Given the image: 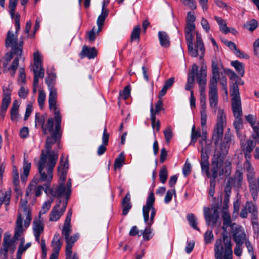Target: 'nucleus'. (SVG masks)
<instances>
[{
	"label": "nucleus",
	"mask_w": 259,
	"mask_h": 259,
	"mask_svg": "<svg viewBox=\"0 0 259 259\" xmlns=\"http://www.w3.org/2000/svg\"><path fill=\"white\" fill-rule=\"evenodd\" d=\"M226 124V115L223 109L219 108L217 113V119L215 127L214 129L212 140L215 145L214 152L211 160L210 180L215 181L219 170L223 165L224 156L227 154L229 148L228 142L230 139L225 137L223 143L222 142L223 136L224 127Z\"/></svg>",
	"instance_id": "1"
},
{
	"label": "nucleus",
	"mask_w": 259,
	"mask_h": 259,
	"mask_svg": "<svg viewBox=\"0 0 259 259\" xmlns=\"http://www.w3.org/2000/svg\"><path fill=\"white\" fill-rule=\"evenodd\" d=\"M52 138H49L46 143V150L41 151L40 159L37 166L39 177L35 176L32 182L35 184L45 182V188L47 186H51L53 177V170L58 158V153L51 151L50 143L52 142Z\"/></svg>",
	"instance_id": "2"
},
{
	"label": "nucleus",
	"mask_w": 259,
	"mask_h": 259,
	"mask_svg": "<svg viewBox=\"0 0 259 259\" xmlns=\"http://www.w3.org/2000/svg\"><path fill=\"white\" fill-rule=\"evenodd\" d=\"M27 203V198L21 199L13 236L15 240L18 239L23 234L29 226L32 220L31 210L28 207Z\"/></svg>",
	"instance_id": "3"
},
{
	"label": "nucleus",
	"mask_w": 259,
	"mask_h": 259,
	"mask_svg": "<svg viewBox=\"0 0 259 259\" xmlns=\"http://www.w3.org/2000/svg\"><path fill=\"white\" fill-rule=\"evenodd\" d=\"M155 202L154 194L153 192L149 193L146 199V204L143 206L142 211L144 223L147 225L142 235L144 240H149L152 237L151 226L154 223L156 215V209L154 207Z\"/></svg>",
	"instance_id": "4"
},
{
	"label": "nucleus",
	"mask_w": 259,
	"mask_h": 259,
	"mask_svg": "<svg viewBox=\"0 0 259 259\" xmlns=\"http://www.w3.org/2000/svg\"><path fill=\"white\" fill-rule=\"evenodd\" d=\"M64 155L62 154L59 165L58 167V175L60 178L61 183L57 187L55 191H54L53 188H52L50 186H47V188H45V192L47 195H51L54 198L55 197H57L58 198L61 197L63 195L65 196L66 188L65 187V181L66 180L67 172L68 168V161L67 158H66L65 161H64Z\"/></svg>",
	"instance_id": "5"
},
{
	"label": "nucleus",
	"mask_w": 259,
	"mask_h": 259,
	"mask_svg": "<svg viewBox=\"0 0 259 259\" xmlns=\"http://www.w3.org/2000/svg\"><path fill=\"white\" fill-rule=\"evenodd\" d=\"M214 251L215 259H232V244L226 234H223L222 239L216 240Z\"/></svg>",
	"instance_id": "6"
},
{
	"label": "nucleus",
	"mask_w": 259,
	"mask_h": 259,
	"mask_svg": "<svg viewBox=\"0 0 259 259\" xmlns=\"http://www.w3.org/2000/svg\"><path fill=\"white\" fill-rule=\"evenodd\" d=\"M56 78L55 74L54 73H48L46 79V82L48 86L49 90V105L50 110H53L55 114V118L57 120V128L59 127L61 118L59 114V108L57 104V92L55 88L53 87Z\"/></svg>",
	"instance_id": "7"
},
{
	"label": "nucleus",
	"mask_w": 259,
	"mask_h": 259,
	"mask_svg": "<svg viewBox=\"0 0 259 259\" xmlns=\"http://www.w3.org/2000/svg\"><path fill=\"white\" fill-rule=\"evenodd\" d=\"M54 112V118L50 117L49 118L46 124H45L44 126H42V132L44 135L48 134V133H51L52 135L51 136L48 137L47 138L46 142L48 139L50 138H52L51 140L52 142L50 143V145L52 146V144L55 143L57 142V140L61 137V133H60V128H61V121L59 124V127L57 128V120L55 118V114L53 110H51ZM59 114L60 117L61 118V120H62L61 115L60 114V111L59 110Z\"/></svg>",
	"instance_id": "8"
},
{
	"label": "nucleus",
	"mask_w": 259,
	"mask_h": 259,
	"mask_svg": "<svg viewBox=\"0 0 259 259\" xmlns=\"http://www.w3.org/2000/svg\"><path fill=\"white\" fill-rule=\"evenodd\" d=\"M196 34V44L195 45V48H193V33L186 34V39L188 45V51L189 54L193 57H196L199 55L202 56L204 55L205 52V48L201 37L199 33Z\"/></svg>",
	"instance_id": "9"
},
{
	"label": "nucleus",
	"mask_w": 259,
	"mask_h": 259,
	"mask_svg": "<svg viewBox=\"0 0 259 259\" xmlns=\"http://www.w3.org/2000/svg\"><path fill=\"white\" fill-rule=\"evenodd\" d=\"M34 66L32 70L34 73V79L33 83V92H36L37 88L38 85L39 78H43L45 75V70L42 66V57L38 51H36L33 54Z\"/></svg>",
	"instance_id": "10"
},
{
	"label": "nucleus",
	"mask_w": 259,
	"mask_h": 259,
	"mask_svg": "<svg viewBox=\"0 0 259 259\" xmlns=\"http://www.w3.org/2000/svg\"><path fill=\"white\" fill-rule=\"evenodd\" d=\"M230 92L232 97V108L234 116L235 117H241L242 116L241 101L238 84L237 82L233 83L230 86Z\"/></svg>",
	"instance_id": "11"
},
{
	"label": "nucleus",
	"mask_w": 259,
	"mask_h": 259,
	"mask_svg": "<svg viewBox=\"0 0 259 259\" xmlns=\"http://www.w3.org/2000/svg\"><path fill=\"white\" fill-rule=\"evenodd\" d=\"M12 90L11 82L9 84L8 87L4 86L3 87V98L0 107V117L2 120L5 118L6 111L11 103Z\"/></svg>",
	"instance_id": "12"
},
{
	"label": "nucleus",
	"mask_w": 259,
	"mask_h": 259,
	"mask_svg": "<svg viewBox=\"0 0 259 259\" xmlns=\"http://www.w3.org/2000/svg\"><path fill=\"white\" fill-rule=\"evenodd\" d=\"M23 41L21 37L18 38L17 33H8L6 39V46L11 47L12 52L22 54Z\"/></svg>",
	"instance_id": "13"
},
{
	"label": "nucleus",
	"mask_w": 259,
	"mask_h": 259,
	"mask_svg": "<svg viewBox=\"0 0 259 259\" xmlns=\"http://www.w3.org/2000/svg\"><path fill=\"white\" fill-rule=\"evenodd\" d=\"M208 100L210 107L213 110V112L215 113L219 101L217 84H209Z\"/></svg>",
	"instance_id": "14"
},
{
	"label": "nucleus",
	"mask_w": 259,
	"mask_h": 259,
	"mask_svg": "<svg viewBox=\"0 0 259 259\" xmlns=\"http://www.w3.org/2000/svg\"><path fill=\"white\" fill-rule=\"evenodd\" d=\"M61 201H60L58 204H57L51 210L49 220L52 222H56L60 218L66 210L68 201L67 200L63 201L62 203V207L60 208Z\"/></svg>",
	"instance_id": "15"
},
{
	"label": "nucleus",
	"mask_w": 259,
	"mask_h": 259,
	"mask_svg": "<svg viewBox=\"0 0 259 259\" xmlns=\"http://www.w3.org/2000/svg\"><path fill=\"white\" fill-rule=\"evenodd\" d=\"M44 223L40 215L38 218H34L32 222L33 234L36 241L40 243V236L44 231Z\"/></svg>",
	"instance_id": "16"
},
{
	"label": "nucleus",
	"mask_w": 259,
	"mask_h": 259,
	"mask_svg": "<svg viewBox=\"0 0 259 259\" xmlns=\"http://www.w3.org/2000/svg\"><path fill=\"white\" fill-rule=\"evenodd\" d=\"M207 72L206 67L202 66L197 74V81L199 85L200 95H205Z\"/></svg>",
	"instance_id": "17"
},
{
	"label": "nucleus",
	"mask_w": 259,
	"mask_h": 259,
	"mask_svg": "<svg viewBox=\"0 0 259 259\" xmlns=\"http://www.w3.org/2000/svg\"><path fill=\"white\" fill-rule=\"evenodd\" d=\"M198 66L197 64H194L192 66L191 69L188 74L187 81L185 87V89L187 91H193L192 89L194 87L195 83V76L197 77V74L199 72Z\"/></svg>",
	"instance_id": "18"
},
{
	"label": "nucleus",
	"mask_w": 259,
	"mask_h": 259,
	"mask_svg": "<svg viewBox=\"0 0 259 259\" xmlns=\"http://www.w3.org/2000/svg\"><path fill=\"white\" fill-rule=\"evenodd\" d=\"M108 4V1L105 2L104 1L102 3L101 14L99 16L97 21L98 29L96 32H100L102 30V27L104 25L105 19L109 14V11L107 9V6Z\"/></svg>",
	"instance_id": "19"
},
{
	"label": "nucleus",
	"mask_w": 259,
	"mask_h": 259,
	"mask_svg": "<svg viewBox=\"0 0 259 259\" xmlns=\"http://www.w3.org/2000/svg\"><path fill=\"white\" fill-rule=\"evenodd\" d=\"M232 232L236 244H243L247 240L245 231L242 227L238 226L235 229L232 230Z\"/></svg>",
	"instance_id": "20"
},
{
	"label": "nucleus",
	"mask_w": 259,
	"mask_h": 259,
	"mask_svg": "<svg viewBox=\"0 0 259 259\" xmlns=\"http://www.w3.org/2000/svg\"><path fill=\"white\" fill-rule=\"evenodd\" d=\"M45 191V186L42 185H37L34 182H32L28 186L26 192V197L31 196L34 194L35 197L40 196L42 192Z\"/></svg>",
	"instance_id": "21"
},
{
	"label": "nucleus",
	"mask_w": 259,
	"mask_h": 259,
	"mask_svg": "<svg viewBox=\"0 0 259 259\" xmlns=\"http://www.w3.org/2000/svg\"><path fill=\"white\" fill-rule=\"evenodd\" d=\"M246 120L250 123L253 129L251 138H258L259 134V122L256 120V117L251 114L246 116Z\"/></svg>",
	"instance_id": "22"
},
{
	"label": "nucleus",
	"mask_w": 259,
	"mask_h": 259,
	"mask_svg": "<svg viewBox=\"0 0 259 259\" xmlns=\"http://www.w3.org/2000/svg\"><path fill=\"white\" fill-rule=\"evenodd\" d=\"M98 54V52L95 47H89L83 46L81 52L79 53L80 58H87L89 59H94Z\"/></svg>",
	"instance_id": "23"
},
{
	"label": "nucleus",
	"mask_w": 259,
	"mask_h": 259,
	"mask_svg": "<svg viewBox=\"0 0 259 259\" xmlns=\"http://www.w3.org/2000/svg\"><path fill=\"white\" fill-rule=\"evenodd\" d=\"M243 181V175L242 173L239 171H236L234 175L229 178L228 182L233 187L238 189L241 187Z\"/></svg>",
	"instance_id": "24"
},
{
	"label": "nucleus",
	"mask_w": 259,
	"mask_h": 259,
	"mask_svg": "<svg viewBox=\"0 0 259 259\" xmlns=\"http://www.w3.org/2000/svg\"><path fill=\"white\" fill-rule=\"evenodd\" d=\"M20 102L17 100H15L12 104L10 111L11 120L14 122H17L20 116L19 113Z\"/></svg>",
	"instance_id": "25"
},
{
	"label": "nucleus",
	"mask_w": 259,
	"mask_h": 259,
	"mask_svg": "<svg viewBox=\"0 0 259 259\" xmlns=\"http://www.w3.org/2000/svg\"><path fill=\"white\" fill-rule=\"evenodd\" d=\"M160 97L159 100L157 102L155 105V109L154 110L152 104L151 105L150 107V119L152 122V127H154L155 122V115L158 114L160 111L163 109L162 105L163 102Z\"/></svg>",
	"instance_id": "26"
},
{
	"label": "nucleus",
	"mask_w": 259,
	"mask_h": 259,
	"mask_svg": "<svg viewBox=\"0 0 259 259\" xmlns=\"http://www.w3.org/2000/svg\"><path fill=\"white\" fill-rule=\"evenodd\" d=\"M212 76L209 84H218L220 75L219 72V62L217 59L212 61Z\"/></svg>",
	"instance_id": "27"
},
{
	"label": "nucleus",
	"mask_w": 259,
	"mask_h": 259,
	"mask_svg": "<svg viewBox=\"0 0 259 259\" xmlns=\"http://www.w3.org/2000/svg\"><path fill=\"white\" fill-rule=\"evenodd\" d=\"M62 245V242L61 240L60 234L56 233L52 240L51 246L53 247L54 252L52 254L58 255L59 251Z\"/></svg>",
	"instance_id": "28"
},
{
	"label": "nucleus",
	"mask_w": 259,
	"mask_h": 259,
	"mask_svg": "<svg viewBox=\"0 0 259 259\" xmlns=\"http://www.w3.org/2000/svg\"><path fill=\"white\" fill-rule=\"evenodd\" d=\"M241 142H242V140L241 141ZM241 144L243 151L252 152L254 149V147H255V146L256 145V144H259V135L258 138L257 139H249L247 140L245 144H243L242 142H241Z\"/></svg>",
	"instance_id": "29"
},
{
	"label": "nucleus",
	"mask_w": 259,
	"mask_h": 259,
	"mask_svg": "<svg viewBox=\"0 0 259 259\" xmlns=\"http://www.w3.org/2000/svg\"><path fill=\"white\" fill-rule=\"evenodd\" d=\"M121 205L122 208V214L126 215L132 207V204L131 202V195L129 192L122 199Z\"/></svg>",
	"instance_id": "30"
},
{
	"label": "nucleus",
	"mask_w": 259,
	"mask_h": 259,
	"mask_svg": "<svg viewBox=\"0 0 259 259\" xmlns=\"http://www.w3.org/2000/svg\"><path fill=\"white\" fill-rule=\"evenodd\" d=\"M31 164L27 159L25 155L24 156L23 165V173L21 175V179L22 182L25 183L29 175Z\"/></svg>",
	"instance_id": "31"
},
{
	"label": "nucleus",
	"mask_w": 259,
	"mask_h": 259,
	"mask_svg": "<svg viewBox=\"0 0 259 259\" xmlns=\"http://www.w3.org/2000/svg\"><path fill=\"white\" fill-rule=\"evenodd\" d=\"M214 19L218 24L220 30L223 32H233L235 31L234 28L227 27L226 22L222 18L215 16Z\"/></svg>",
	"instance_id": "32"
},
{
	"label": "nucleus",
	"mask_w": 259,
	"mask_h": 259,
	"mask_svg": "<svg viewBox=\"0 0 259 259\" xmlns=\"http://www.w3.org/2000/svg\"><path fill=\"white\" fill-rule=\"evenodd\" d=\"M245 206L247 210L248 213H250L251 219L258 218L257 209L254 203L251 202H247Z\"/></svg>",
	"instance_id": "33"
},
{
	"label": "nucleus",
	"mask_w": 259,
	"mask_h": 259,
	"mask_svg": "<svg viewBox=\"0 0 259 259\" xmlns=\"http://www.w3.org/2000/svg\"><path fill=\"white\" fill-rule=\"evenodd\" d=\"M223 229H226L228 227H231V229L233 230L234 228V225L235 223L232 224L230 214L228 211H224L223 216Z\"/></svg>",
	"instance_id": "34"
},
{
	"label": "nucleus",
	"mask_w": 259,
	"mask_h": 259,
	"mask_svg": "<svg viewBox=\"0 0 259 259\" xmlns=\"http://www.w3.org/2000/svg\"><path fill=\"white\" fill-rule=\"evenodd\" d=\"M174 81H175V78L173 77L169 78V79H168L167 80H166L165 81L164 85L163 86L162 89L161 90V91H160V92L159 93V96H158L159 98L163 97V96H164L166 94L167 90L168 89H169L172 86V85L174 83Z\"/></svg>",
	"instance_id": "35"
},
{
	"label": "nucleus",
	"mask_w": 259,
	"mask_h": 259,
	"mask_svg": "<svg viewBox=\"0 0 259 259\" xmlns=\"http://www.w3.org/2000/svg\"><path fill=\"white\" fill-rule=\"evenodd\" d=\"M11 196V191L9 190L4 192L0 191V206L2 203H5L6 205L9 204Z\"/></svg>",
	"instance_id": "36"
},
{
	"label": "nucleus",
	"mask_w": 259,
	"mask_h": 259,
	"mask_svg": "<svg viewBox=\"0 0 259 259\" xmlns=\"http://www.w3.org/2000/svg\"><path fill=\"white\" fill-rule=\"evenodd\" d=\"M4 250L5 252V254H7L9 250H11L13 252L14 251L16 246L14 241L11 240L9 238H5L3 242Z\"/></svg>",
	"instance_id": "37"
},
{
	"label": "nucleus",
	"mask_w": 259,
	"mask_h": 259,
	"mask_svg": "<svg viewBox=\"0 0 259 259\" xmlns=\"http://www.w3.org/2000/svg\"><path fill=\"white\" fill-rule=\"evenodd\" d=\"M158 38L161 47L168 48L170 46V39L167 33H158Z\"/></svg>",
	"instance_id": "38"
},
{
	"label": "nucleus",
	"mask_w": 259,
	"mask_h": 259,
	"mask_svg": "<svg viewBox=\"0 0 259 259\" xmlns=\"http://www.w3.org/2000/svg\"><path fill=\"white\" fill-rule=\"evenodd\" d=\"M231 64L235 68L236 71L241 76L244 75L245 70L243 63L238 61H233L231 62Z\"/></svg>",
	"instance_id": "39"
},
{
	"label": "nucleus",
	"mask_w": 259,
	"mask_h": 259,
	"mask_svg": "<svg viewBox=\"0 0 259 259\" xmlns=\"http://www.w3.org/2000/svg\"><path fill=\"white\" fill-rule=\"evenodd\" d=\"M12 178L13 185L15 187V190L17 191V187L19 184V174L17 168L15 165L13 166Z\"/></svg>",
	"instance_id": "40"
},
{
	"label": "nucleus",
	"mask_w": 259,
	"mask_h": 259,
	"mask_svg": "<svg viewBox=\"0 0 259 259\" xmlns=\"http://www.w3.org/2000/svg\"><path fill=\"white\" fill-rule=\"evenodd\" d=\"M204 143H206L205 140H202L200 141V144L201 146V161H208V151L209 150V148H206L203 147Z\"/></svg>",
	"instance_id": "41"
},
{
	"label": "nucleus",
	"mask_w": 259,
	"mask_h": 259,
	"mask_svg": "<svg viewBox=\"0 0 259 259\" xmlns=\"http://www.w3.org/2000/svg\"><path fill=\"white\" fill-rule=\"evenodd\" d=\"M124 154L123 152H121L115 160L114 163V169H116V168H121L122 166V165L124 164Z\"/></svg>",
	"instance_id": "42"
},
{
	"label": "nucleus",
	"mask_w": 259,
	"mask_h": 259,
	"mask_svg": "<svg viewBox=\"0 0 259 259\" xmlns=\"http://www.w3.org/2000/svg\"><path fill=\"white\" fill-rule=\"evenodd\" d=\"M165 142L169 144L174 136L173 130L171 126H167L163 131Z\"/></svg>",
	"instance_id": "43"
},
{
	"label": "nucleus",
	"mask_w": 259,
	"mask_h": 259,
	"mask_svg": "<svg viewBox=\"0 0 259 259\" xmlns=\"http://www.w3.org/2000/svg\"><path fill=\"white\" fill-rule=\"evenodd\" d=\"M10 14L11 17L12 19H15V27H16V31L15 32H17L19 31L20 28V15L18 14L15 15V10L12 11V10H10Z\"/></svg>",
	"instance_id": "44"
},
{
	"label": "nucleus",
	"mask_w": 259,
	"mask_h": 259,
	"mask_svg": "<svg viewBox=\"0 0 259 259\" xmlns=\"http://www.w3.org/2000/svg\"><path fill=\"white\" fill-rule=\"evenodd\" d=\"M187 219L190 226L194 229L199 230L197 227V219L193 213H189L187 215Z\"/></svg>",
	"instance_id": "45"
},
{
	"label": "nucleus",
	"mask_w": 259,
	"mask_h": 259,
	"mask_svg": "<svg viewBox=\"0 0 259 259\" xmlns=\"http://www.w3.org/2000/svg\"><path fill=\"white\" fill-rule=\"evenodd\" d=\"M45 116L40 115L39 113H36L35 115V127L40 125L42 129V126L45 125Z\"/></svg>",
	"instance_id": "46"
},
{
	"label": "nucleus",
	"mask_w": 259,
	"mask_h": 259,
	"mask_svg": "<svg viewBox=\"0 0 259 259\" xmlns=\"http://www.w3.org/2000/svg\"><path fill=\"white\" fill-rule=\"evenodd\" d=\"M54 201L53 198H51L49 200L45 201L42 206L41 209L39 211V215L41 214L46 213L50 208L52 203Z\"/></svg>",
	"instance_id": "47"
},
{
	"label": "nucleus",
	"mask_w": 259,
	"mask_h": 259,
	"mask_svg": "<svg viewBox=\"0 0 259 259\" xmlns=\"http://www.w3.org/2000/svg\"><path fill=\"white\" fill-rule=\"evenodd\" d=\"M258 26V22L255 19H251L244 25V27L250 31H254Z\"/></svg>",
	"instance_id": "48"
},
{
	"label": "nucleus",
	"mask_w": 259,
	"mask_h": 259,
	"mask_svg": "<svg viewBox=\"0 0 259 259\" xmlns=\"http://www.w3.org/2000/svg\"><path fill=\"white\" fill-rule=\"evenodd\" d=\"M201 168L202 173H204L207 178L210 177L209 172V161H200Z\"/></svg>",
	"instance_id": "49"
},
{
	"label": "nucleus",
	"mask_w": 259,
	"mask_h": 259,
	"mask_svg": "<svg viewBox=\"0 0 259 259\" xmlns=\"http://www.w3.org/2000/svg\"><path fill=\"white\" fill-rule=\"evenodd\" d=\"M46 95L45 91L42 90H39L37 102L38 105L40 108H42L43 107L45 102L46 101Z\"/></svg>",
	"instance_id": "50"
},
{
	"label": "nucleus",
	"mask_w": 259,
	"mask_h": 259,
	"mask_svg": "<svg viewBox=\"0 0 259 259\" xmlns=\"http://www.w3.org/2000/svg\"><path fill=\"white\" fill-rule=\"evenodd\" d=\"M31 245V243L30 242H29L26 243V244L25 245H23L22 246H19L17 252V259H21L23 253L29 247H30Z\"/></svg>",
	"instance_id": "51"
},
{
	"label": "nucleus",
	"mask_w": 259,
	"mask_h": 259,
	"mask_svg": "<svg viewBox=\"0 0 259 259\" xmlns=\"http://www.w3.org/2000/svg\"><path fill=\"white\" fill-rule=\"evenodd\" d=\"M159 178L160 182L164 184L167 178V170L165 166H163L159 172Z\"/></svg>",
	"instance_id": "52"
},
{
	"label": "nucleus",
	"mask_w": 259,
	"mask_h": 259,
	"mask_svg": "<svg viewBox=\"0 0 259 259\" xmlns=\"http://www.w3.org/2000/svg\"><path fill=\"white\" fill-rule=\"evenodd\" d=\"M219 214L217 209H214L213 213L209 216V221L206 222L208 225H214L218 220Z\"/></svg>",
	"instance_id": "53"
},
{
	"label": "nucleus",
	"mask_w": 259,
	"mask_h": 259,
	"mask_svg": "<svg viewBox=\"0 0 259 259\" xmlns=\"http://www.w3.org/2000/svg\"><path fill=\"white\" fill-rule=\"evenodd\" d=\"M26 81V75L25 69L21 67L19 70V77L18 78V82L19 84L25 83Z\"/></svg>",
	"instance_id": "54"
},
{
	"label": "nucleus",
	"mask_w": 259,
	"mask_h": 259,
	"mask_svg": "<svg viewBox=\"0 0 259 259\" xmlns=\"http://www.w3.org/2000/svg\"><path fill=\"white\" fill-rule=\"evenodd\" d=\"M15 55L16 56H19L20 57H21L22 54H18L16 53H13L12 52V49L11 50V51L10 53H8L6 54L5 59V61L4 63V65L5 67H6L8 63L10 62V61L11 60V59L13 58V56Z\"/></svg>",
	"instance_id": "55"
},
{
	"label": "nucleus",
	"mask_w": 259,
	"mask_h": 259,
	"mask_svg": "<svg viewBox=\"0 0 259 259\" xmlns=\"http://www.w3.org/2000/svg\"><path fill=\"white\" fill-rule=\"evenodd\" d=\"M79 238V235L78 234H75L72 236H68L65 238L67 245L71 244V246H73L74 243L76 242Z\"/></svg>",
	"instance_id": "56"
},
{
	"label": "nucleus",
	"mask_w": 259,
	"mask_h": 259,
	"mask_svg": "<svg viewBox=\"0 0 259 259\" xmlns=\"http://www.w3.org/2000/svg\"><path fill=\"white\" fill-rule=\"evenodd\" d=\"M201 136L200 132L198 131H195V125H193L192 128V132H191V142L190 144H191L193 142L195 143L197 138Z\"/></svg>",
	"instance_id": "57"
},
{
	"label": "nucleus",
	"mask_w": 259,
	"mask_h": 259,
	"mask_svg": "<svg viewBox=\"0 0 259 259\" xmlns=\"http://www.w3.org/2000/svg\"><path fill=\"white\" fill-rule=\"evenodd\" d=\"M181 1L185 6L192 10H195L197 8L195 0H181Z\"/></svg>",
	"instance_id": "58"
},
{
	"label": "nucleus",
	"mask_w": 259,
	"mask_h": 259,
	"mask_svg": "<svg viewBox=\"0 0 259 259\" xmlns=\"http://www.w3.org/2000/svg\"><path fill=\"white\" fill-rule=\"evenodd\" d=\"M130 87L129 86H125L122 92L120 93V96L121 99L126 100L130 97Z\"/></svg>",
	"instance_id": "59"
},
{
	"label": "nucleus",
	"mask_w": 259,
	"mask_h": 259,
	"mask_svg": "<svg viewBox=\"0 0 259 259\" xmlns=\"http://www.w3.org/2000/svg\"><path fill=\"white\" fill-rule=\"evenodd\" d=\"M191 171V165L188 160H186L183 168V174L185 177L188 176Z\"/></svg>",
	"instance_id": "60"
},
{
	"label": "nucleus",
	"mask_w": 259,
	"mask_h": 259,
	"mask_svg": "<svg viewBox=\"0 0 259 259\" xmlns=\"http://www.w3.org/2000/svg\"><path fill=\"white\" fill-rule=\"evenodd\" d=\"M241 117H235V120L234 122V126L236 131L237 134L239 135V131L242 128V123Z\"/></svg>",
	"instance_id": "61"
},
{
	"label": "nucleus",
	"mask_w": 259,
	"mask_h": 259,
	"mask_svg": "<svg viewBox=\"0 0 259 259\" xmlns=\"http://www.w3.org/2000/svg\"><path fill=\"white\" fill-rule=\"evenodd\" d=\"M175 193L176 190L175 189L168 190L164 197V202L166 204L168 203L171 200L172 196Z\"/></svg>",
	"instance_id": "62"
},
{
	"label": "nucleus",
	"mask_w": 259,
	"mask_h": 259,
	"mask_svg": "<svg viewBox=\"0 0 259 259\" xmlns=\"http://www.w3.org/2000/svg\"><path fill=\"white\" fill-rule=\"evenodd\" d=\"M204 238L205 243H210L213 238L212 231H207L204 234Z\"/></svg>",
	"instance_id": "63"
},
{
	"label": "nucleus",
	"mask_w": 259,
	"mask_h": 259,
	"mask_svg": "<svg viewBox=\"0 0 259 259\" xmlns=\"http://www.w3.org/2000/svg\"><path fill=\"white\" fill-rule=\"evenodd\" d=\"M29 93V90L24 87H21L18 92V96L20 98L25 99Z\"/></svg>",
	"instance_id": "64"
}]
</instances>
